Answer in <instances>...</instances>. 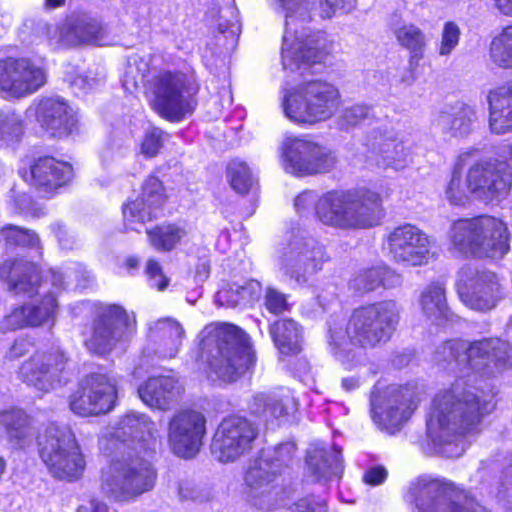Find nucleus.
<instances>
[{
    "label": "nucleus",
    "instance_id": "obj_46",
    "mask_svg": "<svg viewBox=\"0 0 512 512\" xmlns=\"http://www.w3.org/2000/svg\"><path fill=\"white\" fill-rule=\"evenodd\" d=\"M226 177L231 188L239 194L248 193L255 183L252 169L245 161L238 158L228 163Z\"/></svg>",
    "mask_w": 512,
    "mask_h": 512
},
{
    "label": "nucleus",
    "instance_id": "obj_6",
    "mask_svg": "<svg viewBox=\"0 0 512 512\" xmlns=\"http://www.w3.org/2000/svg\"><path fill=\"white\" fill-rule=\"evenodd\" d=\"M279 273L297 286H306L329 261L325 247L298 223L284 232L274 253Z\"/></svg>",
    "mask_w": 512,
    "mask_h": 512
},
{
    "label": "nucleus",
    "instance_id": "obj_11",
    "mask_svg": "<svg viewBox=\"0 0 512 512\" xmlns=\"http://www.w3.org/2000/svg\"><path fill=\"white\" fill-rule=\"evenodd\" d=\"M281 158L284 170L296 176L327 173L337 163L331 149L305 137H287L281 145Z\"/></svg>",
    "mask_w": 512,
    "mask_h": 512
},
{
    "label": "nucleus",
    "instance_id": "obj_30",
    "mask_svg": "<svg viewBox=\"0 0 512 512\" xmlns=\"http://www.w3.org/2000/svg\"><path fill=\"white\" fill-rule=\"evenodd\" d=\"M64 432L58 425H49L38 440L40 457L49 472L57 479L64 478Z\"/></svg>",
    "mask_w": 512,
    "mask_h": 512
},
{
    "label": "nucleus",
    "instance_id": "obj_48",
    "mask_svg": "<svg viewBox=\"0 0 512 512\" xmlns=\"http://www.w3.org/2000/svg\"><path fill=\"white\" fill-rule=\"evenodd\" d=\"M492 60L500 67H512V26L497 35L490 47Z\"/></svg>",
    "mask_w": 512,
    "mask_h": 512
},
{
    "label": "nucleus",
    "instance_id": "obj_8",
    "mask_svg": "<svg viewBox=\"0 0 512 512\" xmlns=\"http://www.w3.org/2000/svg\"><path fill=\"white\" fill-rule=\"evenodd\" d=\"M448 238L453 249L463 255L502 258L510 248L507 225L492 216L456 220L450 227Z\"/></svg>",
    "mask_w": 512,
    "mask_h": 512
},
{
    "label": "nucleus",
    "instance_id": "obj_24",
    "mask_svg": "<svg viewBox=\"0 0 512 512\" xmlns=\"http://www.w3.org/2000/svg\"><path fill=\"white\" fill-rule=\"evenodd\" d=\"M141 401L152 410L167 411L182 397L184 386L174 375H152L137 389Z\"/></svg>",
    "mask_w": 512,
    "mask_h": 512
},
{
    "label": "nucleus",
    "instance_id": "obj_14",
    "mask_svg": "<svg viewBox=\"0 0 512 512\" xmlns=\"http://www.w3.org/2000/svg\"><path fill=\"white\" fill-rule=\"evenodd\" d=\"M433 239L419 227L405 223L390 231L385 249L390 258L405 267L427 265L435 256Z\"/></svg>",
    "mask_w": 512,
    "mask_h": 512
},
{
    "label": "nucleus",
    "instance_id": "obj_44",
    "mask_svg": "<svg viewBox=\"0 0 512 512\" xmlns=\"http://www.w3.org/2000/svg\"><path fill=\"white\" fill-rule=\"evenodd\" d=\"M395 37L402 47L409 50L411 61H418L423 57L426 35L418 26L403 24L395 30Z\"/></svg>",
    "mask_w": 512,
    "mask_h": 512
},
{
    "label": "nucleus",
    "instance_id": "obj_29",
    "mask_svg": "<svg viewBox=\"0 0 512 512\" xmlns=\"http://www.w3.org/2000/svg\"><path fill=\"white\" fill-rule=\"evenodd\" d=\"M0 279L8 283L9 290L16 294L33 295L39 283L37 266L23 260H5L0 264Z\"/></svg>",
    "mask_w": 512,
    "mask_h": 512
},
{
    "label": "nucleus",
    "instance_id": "obj_53",
    "mask_svg": "<svg viewBox=\"0 0 512 512\" xmlns=\"http://www.w3.org/2000/svg\"><path fill=\"white\" fill-rule=\"evenodd\" d=\"M66 481L79 479L85 470V459L75 440L66 447Z\"/></svg>",
    "mask_w": 512,
    "mask_h": 512
},
{
    "label": "nucleus",
    "instance_id": "obj_43",
    "mask_svg": "<svg viewBox=\"0 0 512 512\" xmlns=\"http://www.w3.org/2000/svg\"><path fill=\"white\" fill-rule=\"evenodd\" d=\"M402 307L394 300H385L355 308L351 320H395Z\"/></svg>",
    "mask_w": 512,
    "mask_h": 512
},
{
    "label": "nucleus",
    "instance_id": "obj_27",
    "mask_svg": "<svg viewBox=\"0 0 512 512\" xmlns=\"http://www.w3.org/2000/svg\"><path fill=\"white\" fill-rule=\"evenodd\" d=\"M287 467L288 464L278 458L258 457L246 469L244 484L251 491L270 493L278 485L277 480Z\"/></svg>",
    "mask_w": 512,
    "mask_h": 512
},
{
    "label": "nucleus",
    "instance_id": "obj_18",
    "mask_svg": "<svg viewBox=\"0 0 512 512\" xmlns=\"http://www.w3.org/2000/svg\"><path fill=\"white\" fill-rule=\"evenodd\" d=\"M46 83L45 71L27 58L0 60V91L6 98H24Z\"/></svg>",
    "mask_w": 512,
    "mask_h": 512
},
{
    "label": "nucleus",
    "instance_id": "obj_61",
    "mask_svg": "<svg viewBox=\"0 0 512 512\" xmlns=\"http://www.w3.org/2000/svg\"><path fill=\"white\" fill-rule=\"evenodd\" d=\"M219 307L240 309L239 294L235 282L227 283L215 295Z\"/></svg>",
    "mask_w": 512,
    "mask_h": 512
},
{
    "label": "nucleus",
    "instance_id": "obj_64",
    "mask_svg": "<svg viewBox=\"0 0 512 512\" xmlns=\"http://www.w3.org/2000/svg\"><path fill=\"white\" fill-rule=\"evenodd\" d=\"M387 470L381 466L376 465L368 468L363 474V481L370 486H377L382 484L387 479Z\"/></svg>",
    "mask_w": 512,
    "mask_h": 512
},
{
    "label": "nucleus",
    "instance_id": "obj_52",
    "mask_svg": "<svg viewBox=\"0 0 512 512\" xmlns=\"http://www.w3.org/2000/svg\"><path fill=\"white\" fill-rule=\"evenodd\" d=\"M263 306L273 316H282L291 311L292 304L289 295L273 286H267L264 290Z\"/></svg>",
    "mask_w": 512,
    "mask_h": 512
},
{
    "label": "nucleus",
    "instance_id": "obj_40",
    "mask_svg": "<svg viewBox=\"0 0 512 512\" xmlns=\"http://www.w3.org/2000/svg\"><path fill=\"white\" fill-rule=\"evenodd\" d=\"M208 18L212 20L218 32L225 37L227 45L233 47L241 32L239 13L233 0L227 1L223 7H213L208 12Z\"/></svg>",
    "mask_w": 512,
    "mask_h": 512
},
{
    "label": "nucleus",
    "instance_id": "obj_60",
    "mask_svg": "<svg viewBox=\"0 0 512 512\" xmlns=\"http://www.w3.org/2000/svg\"><path fill=\"white\" fill-rule=\"evenodd\" d=\"M353 324H347V322H333L329 326V341L334 346H342L347 343L353 344Z\"/></svg>",
    "mask_w": 512,
    "mask_h": 512
},
{
    "label": "nucleus",
    "instance_id": "obj_58",
    "mask_svg": "<svg viewBox=\"0 0 512 512\" xmlns=\"http://www.w3.org/2000/svg\"><path fill=\"white\" fill-rule=\"evenodd\" d=\"M67 270L66 286H70L75 290H83L92 284L93 278L83 265L72 262Z\"/></svg>",
    "mask_w": 512,
    "mask_h": 512
},
{
    "label": "nucleus",
    "instance_id": "obj_47",
    "mask_svg": "<svg viewBox=\"0 0 512 512\" xmlns=\"http://www.w3.org/2000/svg\"><path fill=\"white\" fill-rule=\"evenodd\" d=\"M23 134L21 115L11 108L0 110V146L17 142Z\"/></svg>",
    "mask_w": 512,
    "mask_h": 512
},
{
    "label": "nucleus",
    "instance_id": "obj_49",
    "mask_svg": "<svg viewBox=\"0 0 512 512\" xmlns=\"http://www.w3.org/2000/svg\"><path fill=\"white\" fill-rule=\"evenodd\" d=\"M457 492L450 496L442 512H491L473 498L469 492L456 485Z\"/></svg>",
    "mask_w": 512,
    "mask_h": 512
},
{
    "label": "nucleus",
    "instance_id": "obj_45",
    "mask_svg": "<svg viewBox=\"0 0 512 512\" xmlns=\"http://www.w3.org/2000/svg\"><path fill=\"white\" fill-rule=\"evenodd\" d=\"M56 310V299L52 294H48L38 306L26 304L15 308L9 318L10 320H49L55 317Z\"/></svg>",
    "mask_w": 512,
    "mask_h": 512
},
{
    "label": "nucleus",
    "instance_id": "obj_10",
    "mask_svg": "<svg viewBox=\"0 0 512 512\" xmlns=\"http://www.w3.org/2000/svg\"><path fill=\"white\" fill-rule=\"evenodd\" d=\"M118 404V382L108 370L99 368L79 379L69 396L70 410L80 417H98L113 411Z\"/></svg>",
    "mask_w": 512,
    "mask_h": 512
},
{
    "label": "nucleus",
    "instance_id": "obj_26",
    "mask_svg": "<svg viewBox=\"0 0 512 512\" xmlns=\"http://www.w3.org/2000/svg\"><path fill=\"white\" fill-rule=\"evenodd\" d=\"M27 115L35 118L48 137L62 136L64 132V99L61 96L42 97L34 100L27 109Z\"/></svg>",
    "mask_w": 512,
    "mask_h": 512
},
{
    "label": "nucleus",
    "instance_id": "obj_22",
    "mask_svg": "<svg viewBox=\"0 0 512 512\" xmlns=\"http://www.w3.org/2000/svg\"><path fill=\"white\" fill-rule=\"evenodd\" d=\"M453 492L457 490L451 480L420 475L410 483L407 497L420 512H442Z\"/></svg>",
    "mask_w": 512,
    "mask_h": 512
},
{
    "label": "nucleus",
    "instance_id": "obj_15",
    "mask_svg": "<svg viewBox=\"0 0 512 512\" xmlns=\"http://www.w3.org/2000/svg\"><path fill=\"white\" fill-rule=\"evenodd\" d=\"M417 404L410 389L397 386L385 392L372 391L370 397V416L381 431L395 434L408 421Z\"/></svg>",
    "mask_w": 512,
    "mask_h": 512
},
{
    "label": "nucleus",
    "instance_id": "obj_21",
    "mask_svg": "<svg viewBox=\"0 0 512 512\" xmlns=\"http://www.w3.org/2000/svg\"><path fill=\"white\" fill-rule=\"evenodd\" d=\"M164 199L162 182L155 176H149L142 186L141 194L123 205L126 229L138 231L147 221L156 218L162 209Z\"/></svg>",
    "mask_w": 512,
    "mask_h": 512
},
{
    "label": "nucleus",
    "instance_id": "obj_16",
    "mask_svg": "<svg viewBox=\"0 0 512 512\" xmlns=\"http://www.w3.org/2000/svg\"><path fill=\"white\" fill-rule=\"evenodd\" d=\"M206 418L198 410L182 408L169 418L167 441L172 453L183 459L194 458L203 445Z\"/></svg>",
    "mask_w": 512,
    "mask_h": 512
},
{
    "label": "nucleus",
    "instance_id": "obj_37",
    "mask_svg": "<svg viewBox=\"0 0 512 512\" xmlns=\"http://www.w3.org/2000/svg\"><path fill=\"white\" fill-rule=\"evenodd\" d=\"M397 279L395 272L384 263L359 269L349 282V287L359 293L376 290L380 286L391 287Z\"/></svg>",
    "mask_w": 512,
    "mask_h": 512
},
{
    "label": "nucleus",
    "instance_id": "obj_17",
    "mask_svg": "<svg viewBox=\"0 0 512 512\" xmlns=\"http://www.w3.org/2000/svg\"><path fill=\"white\" fill-rule=\"evenodd\" d=\"M471 160L467 169L468 187L474 199L485 204L499 203L511 189L512 173L502 164Z\"/></svg>",
    "mask_w": 512,
    "mask_h": 512
},
{
    "label": "nucleus",
    "instance_id": "obj_20",
    "mask_svg": "<svg viewBox=\"0 0 512 512\" xmlns=\"http://www.w3.org/2000/svg\"><path fill=\"white\" fill-rule=\"evenodd\" d=\"M457 290L467 307L477 311H488L496 302V275L486 269L466 265L458 273Z\"/></svg>",
    "mask_w": 512,
    "mask_h": 512
},
{
    "label": "nucleus",
    "instance_id": "obj_59",
    "mask_svg": "<svg viewBox=\"0 0 512 512\" xmlns=\"http://www.w3.org/2000/svg\"><path fill=\"white\" fill-rule=\"evenodd\" d=\"M145 274L149 285L158 291H164L169 285V279L164 275L162 266L154 259L150 258L146 262Z\"/></svg>",
    "mask_w": 512,
    "mask_h": 512
},
{
    "label": "nucleus",
    "instance_id": "obj_57",
    "mask_svg": "<svg viewBox=\"0 0 512 512\" xmlns=\"http://www.w3.org/2000/svg\"><path fill=\"white\" fill-rule=\"evenodd\" d=\"M235 284L239 294L240 309L250 307L260 299L263 289L259 281L246 279L235 281Z\"/></svg>",
    "mask_w": 512,
    "mask_h": 512
},
{
    "label": "nucleus",
    "instance_id": "obj_63",
    "mask_svg": "<svg viewBox=\"0 0 512 512\" xmlns=\"http://www.w3.org/2000/svg\"><path fill=\"white\" fill-rule=\"evenodd\" d=\"M48 43L54 49H61L64 39V26L60 22L48 23L45 31Z\"/></svg>",
    "mask_w": 512,
    "mask_h": 512
},
{
    "label": "nucleus",
    "instance_id": "obj_28",
    "mask_svg": "<svg viewBox=\"0 0 512 512\" xmlns=\"http://www.w3.org/2000/svg\"><path fill=\"white\" fill-rule=\"evenodd\" d=\"M30 183L44 196L55 194L64 184V162L52 156L35 159L30 165Z\"/></svg>",
    "mask_w": 512,
    "mask_h": 512
},
{
    "label": "nucleus",
    "instance_id": "obj_56",
    "mask_svg": "<svg viewBox=\"0 0 512 512\" xmlns=\"http://www.w3.org/2000/svg\"><path fill=\"white\" fill-rule=\"evenodd\" d=\"M148 71L149 67L146 61L140 59L138 62L137 58L135 57L130 59L124 78L122 80L124 89L128 92H132L138 87L139 83L143 81Z\"/></svg>",
    "mask_w": 512,
    "mask_h": 512
},
{
    "label": "nucleus",
    "instance_id": "obj_42",
    "mask_svg": "<svg viewBox=\"0 0 512 512\" xmlns=\"http://www.w3.org/2000/svg\"><path fill=\"white\" fill-rule=\"evenodd\" d=\"M377 122L387 121L376 119L372 114L370 107L362 104L345 107L337 117V125L341 130H350L356 127L367 126L369 127V130L366 134L376 125Z\"/></svg>",
    "mask_w": 512,
    "mask_h": 512
},
{
    "label": "nucleus",
    "instance_id": "obj_31",
    "mask_svg": "<svg viewBox=\"0 0 512 512\" xmlns=\"http://www.w3.org/2000/svg\"><path fill=\"white\" fill-rule=\"evenodd\" d=\"M489 128L497 135L512 130V85L502 86L488 94Z\"/></svg>",
    "mask_w": 512,
    "mask_h": 512
},
{
    "label": "nucleus",
    "instance_id": "obj_23",
    "mask_svg": "<svg viewBox=\"0 0 512 512\" xmlns=\"http://www.w3.org/2000/svg\"><path fill=\"white\" fill-rule=\"evenodd\" d=\"M62 370L61 353H36L21 365L18 375L27 385L46 392L60 381Z\"/></svg>",
    "mask_w": 512,
    "mask_h": 512
},
{
    "label": "nucleus",
    "instance_id": "obj_51",
    "mask_svg": "<svg viewBox=\"0 0 512 512\" xmlns=\"http://www.w3.org/2000/svg\"><path fill=\"white\" fill-rule=\"evenodd\" d=\"M0 234L7 245L29 248H39L40 245V239L36 233L18 226L8 225L1 230Z\"/></svg>",
    "mask_w": 512,
    "mask_h": 512
},
{
    "label": "nucleus",
    "instance_id": "obj_33",
    "mask_svg": "<svg viewBox=\"0 0 512 512\" xmlns=\"http://www.w3.org/2000/svg\"><path fill=\"white\" fill-rule=\"evenodd\" d=\"M0 428L8 441L19 448L28 444L35 433L31 417L18 408L0 410Z\"/></svg>",
    "mask_w": 512,
    "mask_h": 512
},
{
    "label": "nucleus",
    "instance_id": "obj_35",
    "mask_svg": "<svg viewBox=\"0 0 512 512\" xmlns=\"http://www.w3.org/2000/svg\"><path fill=\"white\" fill-rule=\"evenodd\" d=\"M191 227L185 222L163 223L147 230L149 244L159 252H170L190 240Z\"/></svg>",
    "mask_w": 512,
    "mask_h": 512
},
{
    "label": "nucleus",
    "instance_id": "obj_2",
    "mask_svg": "<svg viewBox=\"0 0 512 512\" xmlns=\"http://www.w3.org/2000/svg\"><path fill=\"white\" fill-rule=\"evenodd\" d=\"M300 215L315 212L324 225L358 230L378 226L384 216L382 199L367 189L332 190L318 196L314 191H304L294 202Z\"/></svg>",
    "mask_w": 512,
    "mask_h": 512
},
{
    "label": "nucleus",
    "instance_id": "obj_32",
    "mask_svg": "<svg viewBox=\"0 0 512 512\" xmlns=\"http://www.w3.org/2000/svg\"><path fill=\"white\" fill-rule=\"evenodd\" d=\"M419 305L423 315L429 320L458 318L447 303L445 284L442 281L431 282L421 291Z\"/></svg>",
    "mask_w": 512,
    "mask_h": 512
},
{
    "label": "nucleus",
    "instance_id": "obj_34",
    "mask_svg": "<svg viewBox=\"0 0 512 512\" xmlns=\"http://www.w3.org/2000/svg\"><path fill=\"white\" fill-rule=\"evenodd\" d=\"M477 152L476 149L465 150L458 155L454 163L450 180L445 189V198L453 206H464L470 202L472 195L468 187L467 175L463 181L462 174Z\"/></svg>",
    "mask_w": 512,
    "mask_h": 512
},
{
    "label": "nucleus",
    "instance_id": "obj_41",
    "mask_svg": "<svg viewBox=\"0 0 512 512\" xmlns=\"http://www.w3.org/2000/svg\"><path fill=\"white\" fill-rule=\"evenodd\" d=\"M353 324V345L373 348L385 343L391 336V322H347Z\"/></svg>",
    "mask_w": 512,
    "mask_h": 512
},
{
    "label": "nucleus",
    "instance_id": "obj_36",
    "mask_svg": "<svg viewBox=\"0 0 512 512\" xmlns=\"http://www.w3.org/2000/svg\"><path fill=\"white\" fill-rule=\"evenodd\" d=\"M69 316L86 320H130L135 318L133 312L129 313L120 305L90 300L71 305Z\"/></svg>",
    "mask_w": 512,
    "mask_h": 512
},
{
    "label": "nucleus",
    "instance_id": "obj_38",
    "mask_svg": "<svg viewBox=\"0 0 512 512\" xmlns=\"http://www.w3.org/2000/svg\"><path fill=\"white\" fill-rule=\"evenodd\" d=\"M270 334L282 355L291 357L302 351L303 331L298 322H273Z\"/></svg>",
    "mask_w": 512,
    "mask_h": 512
},
{
    "label": "nucleus",
    "instance_id": "obj_3",
    "mask_svg": "<svg viewBox=\"0 0 512 512\" xmlns=\"http://www.w3.org/2000/svg\"><path fill=\"white\" fill-rule=\"evenodd\" d=\"M157 442L151 433L148 440L143 436L129 441L110 439L116 455L102 481V489L108 497L117 502L134 501L155 487L157 471L146 457L155 453Z\"/></svg>",
    "mask_w": 512,
    "mask_h": 512
},
{
    "label": "nucleus",
    "instance_id": "obj_9",
    "mask_svg": "<svg viewBox=\"0 0 512 512\" xmlns=\"http://www.w3.org/2000/svg\"><path fill=\"white\" fill-rule=\"evenodd\" d=\"M198 84L182 72L160 71L152 80L154 110L171 121H180L196 107Z\"/></svg>",
    "mask_w": 512,
    "mask_h": 512
},
{
    "label": "nucleus",
    "instance_id": "obj_19",
    "mask_svg": "<svg viewBox=\"0 0 512 512\" xmlns=\"http://www.w3.org/2000/svg\"><path fill=\"white\" fill-rule=\"evenodd\" d=\"M454 360L459 359V350L466 354L467 365L471 368H493L503 371L512 368V347L508 341L499 338H486L473 341L468 347L458 341L445 344Z\"/></svg>",
    "mask_w": 512,
    "mask_h": 512
},
{
    "label": "nucleus",
    "instance_id": "obj_7",
    "mask_svg": "<svg viewBox=\"0 0 512 512\" xmlns=\"http://www.w3.org/2000/svg\"><path fill=\"white\" fill-rule=\"evenodd\" d=\"M340 105L339 89L327 81L307 80L282 88L284 114L301 126H313L331 119Z\"/></svg>",
    "mask_w": 512,
    "mask_h": 512
},
{
    "label": "nucleus",
    "instance_id": "obj_54",
    "mask_svg": "<svg viewBox=\"0 0 512 512\" xmlns=\"http://www.w3.org/2000/svg\"><path fill=\"white\" fill-rule=\"evenodd\" d=\"M461 30L454 21H447L443 24L440 42L437 47L438 54L446 57L452 54L459 44Z\"/></svg>",
    "mask_w": 512,
    "mask_h": 512
},
{
    "label": "nucleus",
    "instance_id": "obj_13",
    "mask_svg": "<svg viewBox=\"0 0 512 512\" xmlns=\"http://www.w3.org/2000/svg\"><path fill=\"white\" fill-rule=\"evenodd\" d=\"M362 144L366 148L367 161L378 167L403 170L413 163L412 146L399 137L388 121L377 122L365 134Z\"/></svg>",
    "mask_w": 512,
    "mask_h": 512
},
{
    "label": "nucleus",
    "instance_id": "obj_50",
    "mask_svg": "<svg viewBox=\"0 0 512 512\" xmlns=\"http://www.w3.org/2000/svg\"><path fill=\"white\" fill-rule=\"evenodd\" d=\"M116 322H96L93 333L89 339V345L92 350L98 353H105L111 350L116 337L114 335V325Z\"/></svg>",
    "mask_w": 512,
    "mask_h": 512
},
{
    "label": "nucleus",
    "instance_id": "obj_25",
    "mask_svg": "<svg viewBox=\"0 0 512 512\" xmlns=\"http://www.w3.org/2000/svg\"><path fill=\"white\" fill-rule=\"evenodd\" d=\"M431 124L443 134L454 138H466L478 125L477 110L462 102L445 105L432 115Z\"/></svg>",
    "mask_w": 512,
    "mask_h": 512
},
{
    "label": "nucleus",
    "instance_id": "obj_39",
    "mask_svg": "<svg viewBox=\"0 0 512 512\" xmlns=\"http://www.w3.org/2000/svg\"><path fill=\"white\" fill-rule=\"evenodd\" d=\"M101 28L97 21L85 14L66 19V45L83 43L100 45Z\"/></svg>",
    "mask_w": 512,
    "mask_h": 512
},
{
    "label": "nucleus",
    "instance_id": "obj_55",
    "mask_svg": "<svg viewBox=\"0 0 512 512\" xmlns=\"http://www.w3.org/2000/svg\"><path fill=\"white\" fill-rule=\"evenodd\" d=\"M165 133L154 126L145 129L143 139L140 143V153L145 158H154L160 152L164 143Z\"/></svg>",
    "mask_w": 512,
    "mask_h": 512
},
{
    "label": "nucleus",
    "instance_id": "obj_62",
    "mask_svg": "<svg viewBox=\"0 0 512 512\" xmlns=\"http://www.w3.org/2000/svg\"><path fill=\"white\" fill-rule=\"evenodd\" d=\"M290 512H328L325 502L301 498L293 503Z\"/></svg>",
    "mask_w": 512,
    "mask_h": 512
},
{
    "label": "nucleus",
    "instance_id": "obj_1",
    "mask_svg": "<svg viewBox=\"0 0 512 512\" xmlns=\"http://www.w3.org/2000/svg\"><path fill=\"white\" fill-rule=\"evenodd\" d=\"M272 8L285 17L281 47L283 69L303 75L312 64L322 62L331 51V42L322 31L305 26L312 11L318 9L321 18L349 13L356 0H270Z\"/></svg>",
    "mask_w": 512,
    "mask_h": 512
},
{
    "label": "nucleus",
    "instance_id": "obj_12",
    "mask_svg": "<svg viewBox=\"0 0 512 512\" xmlns=\"http://www.w3.org/2000/svg\"><path fill=\"white\" fill-rule=\"evenodd\" d=\"M258 428L248 418L236 414L218 424L210 445L211 453L221 463L234 462L249 454L258 438Z\"/></svg>",
    "mask_w": 512,
    "mask_h": 512
},
{
    "label": "nucleus",
    "instance_id": "obj_5",
    "mask_svg": "<svg viewBox=\"0 0 512 512\" xmlns=\"http://www.w3.org/2000/svg\"><path fill=\"white\" fill-rule=\"evenodd\" d=\"M197 359L208 375L234 383L252 373L257 362L250 336L230 322L208 324L201 332Z\"/></svg>",
    "mask_w": 512,
    "mask_h": 512
},
{
    "label": "nucleus",
    "instance_id": "obj_4",
    "mask_svg": "<svg viewBox=\"0 0 512 512\" xmlns=\"http://www.w3.org/2000/svg\"><path fill=\"white\" fill-rule=\"evenodd\" d=\"M496 406L493 395L457 379L434 396L428 427L432 429L437 425L453 437L478 436L483 431L485 419Z\"/></svg>",
    "mask_w": 512,
    "mask_h": 512
}]
</instances>
